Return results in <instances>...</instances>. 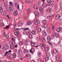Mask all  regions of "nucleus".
I'll use <instances>...</instances> for the list:
<instances>
[{"mask_svg":"<svg viewBox=\"0 0 62 62\" xmlns=\"http://www.w3.org/2000/svg\"><path fill=\"white\" fill-rule=\"evenodd\" d=\"M47 18L48 19H51V16H48L47 17Z\"/></svg>","mask_w":62,"mask_h":62,"instance_id":"obj_54","label":"nucleus"},{"mask_svg":"<svg viewBox=\"0 0 62 62\" xmlns=\"http://www.w3.org/2000/svg\"><path fill=\"white\" fill-rule=\"evenodd\" d=\"M31 51H32V52H33V53H34L35 52V49H34L33 48H32L31 49Z\"/></svg>","mask_w":62,"mask_h":62,"instance_id":"obj_28","label":"nucleus"},{"mask_svg":"<svg viewBox=\"0 0 62 62\" xmlns=\"http://www.w3.org/2000/svg\"><path fill=\"white\" fill-rule=\"evenodd\" d=\"M60 6L61 7H62V2H61L60 3Z\"/></svg>","mask_w":62,"mask_h":62,"instance_id":"obj_58","label":"nucleus"},{"mask_svg":"<svg viewBox=\"0 0 62 62\" xmlns=\"http://www.w3.org/2000/svg\"><path fill=\"white\" fill-rule=\"evenodd\" d=\"M39 23V21H36L35 22V24L36 25H38Z\"/></svg>","mask_w":62,"mask_h":62,"instance_id":"obj_11","label":"nucleus"},{"mask_svg":"<svg viewBox=\"0 0 62 62\" xmlns=\"http://www.w3.org/2000/svg\"><path fill=\"white\" fill-rule=\"evenodd\" d=\"M47 40L48 42L50 41L51 40V38L50 37H48L47 38Z\"/></svg>","mask_w":62,"mask_h":62,"instance_id":"obj_16","label":"nucleus"},{"mask_svg":"<svg viewBox=\"0 0 62 62\" xmlns=\"http://www.w3.org/2000/svg\"><path fill=\"white\" fill-rule=\"evenodd\" d=\"M42 42H43L44 43V42H45V39L43 40V41H42Z\"/></svg>","mask_w":62,"mask_h":62,"instance_id":"obj_61","label":"nucleus"},{"mask_svg":"<svg viewBox=\"0 0 62 62\" xmlns=\"http://www.w3.org/2000/svg\"><path fill=\"white\" fill-rule=\"evenodd\" d=\"M47 11H49V12L51 11V9H50V8H48L47 9Z\"/></svg>","mask_w":62,"mask_h":62,"instance_id":"obj_42","label":"nucleus"},{"mask_svg":"<svg viewBox=\"0 0 62 62\" xmlns=\"http://www.w3.org/2000/svg\"><path fill=\"white\" fill-rule=\"evenodd\" d=\"M35 45H36V44L34 43H32L31 44V45L32 46H35Z\"/></svg>","mask_w":62,"mask_h":62,"instance_id":"obj_35","label":"nucleus"},{"mask_svg":"<svg viewBox=\"0 0 62 62\" xmlns=\"http://www.w3.org/2000/svg\"><path fill=\"white\" fill-rule=\"evenodd\" d=\"M32 33L33 35H35L36 33V31L35 30H33L32 31Z\"/></svg>","mask_w":62,"mask_h":62,"instance_id":"obj_25","label":"nucleus"},{"mask_svg":"<svg viewBox=\"0 0 62 62\" xmlns=\"http://www.w3.org/2000/svg\"><path fill=\"white\" fill-rule=\"evenodd\" d=\"M27 16H25L24 17V20H26L27 19Z\"/></svg>","mask_w":62,"mask_h":62,"instance_id":"obj_56","label":"nucleus"},{"mask_svg":"<svg viewBox=\"0 0 62 62\" xmlns=\"http://www.w3.org/2000/svg\"><path fill=\"white\" fill-rule=\"evenodd\" d=\"M24 51L25 54H26L27 53H28V50H27L26 49H25Z\"/></svg>","mask_w":62,"mask_h":62,"instance_id":"obj_21","label":"nucleus"},{"mask_svg":"<svg viewBox=\"0 0 62 62\" xmlns=\"http://www.w3.org/2000/svg\"><path fill=\"white\" fill-rule=\"evenodd\" d=\"M9 3L10 6H11V7H12V6H13V4H12V2H9Z\"/></svg>","mask_w":62,"mask_h":62,"instance_id":"obj_34","label":"nucleus"},{"mask_svg":"<svg viewBox=\"0 0 62 62\" xmlns=\"http://www.w3.org/2000/svg\"><path fill=\"white\" fill-rule=\"evenodd\" d=\"M48 60H49V58L48 57L46 58L45 59V60L46 61H47Z\"/></svg>","mask_w":62,"mask_h":62,"instance_id":"obj_41","label":"nucleus"},{"mask_svg":"<svg viewBox=\"0 0 62 62\" xmlns=\"http://www.w3.org/2000/svg\"><path fill=\"white\" fill-rule=\"evenodd\" d=\"M47 6V4H46V2L45 3H43L42 4V6L43 8H46Z\"/></svg>","mask_w":62,"mask_h":62,"instance_id":"obj_7","label":"nucleus"},{"mask_svg":"<svg viewBox=\"0 0 62 62\" xmlns=\"http://www.w3.org/2000/svg\"><path fill=\"white\" fill-rule=\"evenodd\" d=\"M27 58L28 59L31 58V55L30 54H29L27 56Z\"/></svg>","mask_w":62,"mask_h":62,"instance_id":"obj_29","label":"nucleus"},{"mask_svg":"<svg viewBox=\"0 0 62 62\" xmlns=\"http://www.w3.org/2000/svg\"><path fill=\"white\" fill-rule=\"evenodd\" d=\"M60 29L59 28H57L56 29V31L57 32H60Z\"/></svg>","mask_w":62,"mask_h":62,"instance_id":"obj_36","label":"nucleus"},{"mask_svg":"<svg viewBox=\"0 0 62 62\" xmlns=\"http://www.w3.org/2000/svg\"><path fill=\"white\" fill-rule=\"evenodd\" d=\"M38 31L39 32H40L41 31V28H39L38 29Z\"/></svg>","mask_w":62,"mask_h":62,"instance_id":"obj_38","label":"nucleus"},{"mask_svg":"<svg viewBox=\"0 0 62 62\" xmlns=\"http://www.w3.org/2000/svg\"><path fill=\"white\" fill-rule=\"evenodd\" d=\"M39 10L40 11V12H43V9L42 8V7H40L39 8Z\"/></svg>","mask_w":62,"mask_h":62,"instance_id":"obj_12","label":"nucleus"},{"mask_svg":"<svg viewBox=\"0 0 62 62\" xmlns=\"http://www.w3.org/2000/svg\"><path fill=\"white\" fill-rule=\"evenodd\" d=\"M38 62H41V59H39L38 60Z\"/></svg>","mask_w":62,"mask_h":62,"instance_id":"obj_40","label":"nucleus"},{"mask_svg":"<svg viewBox=\"0 0 62 62\" xmlns=\"http://www.w3.org/2000/svg\"><path fill=\"white\" fill-rule=\"evenodd\" d=\"M41 4V1H39L38 3L39 5V6H40V5Z\"/></svg>","mask_w":62,"mask_h":62,"instance_id":"obj_46","label":"nucleus"},{"mask_svg":"<svg viewBox=\"0 0 62 62\" xmlns=\"http://www.w3.org/2000/svg\"><path fill=\"white\" fill-rule=\"evenodd\" d=\"M54 1H50V2H49V3L47 5V6H51L53 4H54Z\"/></svg>","mask_w":62,"mask_h":62,"instance_id":"obj_3","label":"nucleus"},{"mask_svg":"<svg viewBox=\"0 0 62 62\" xmlns=\"http://www.w3.org/2000/svg\"><path fill=\"white\" fill-rule=\"evenodd\" d=\"M3 6L2 3L1 2H0V7H2Z\"/></svg>","mask_w":62,"mask_h":62,"instance_id":"obj_39","label":"nucleus"},{"mask_svg":"<svg viewBox=\"0 0 62 62\" xmlns=\"http://www.w3.org/2000/svg\"><path fill=\"white\" fill-rule=\"evenodd\" d=\"M8 52H6L5 53V54H4V55L5 56H6L7 55V54H8Z\"/></svg>","mask_w":62,"mask_h":62,"instance_id":"obj_50","label":"nucleus"},{"mask_svg":"<svg viewBox=\"0 0 62 62\" xmlns=\"http://www.w3.org/2000/svg\"><path fill=\"white\" fill-rule=\"evenodd\" d=\"M18 30H19V28H16L15 29V30L16 31H18Z\"/></svg>","mask_w":62,"mask_h":62,"instance_id":"obj_44","label":"nucleus"},{"mask_svg":"<svg viewBox=\"0 0 62 62\" xmlns=\"http://www.w3.org/2000/svg\"><path fill=\"white\" fill-rule=\"evenodd\" d=\"M18 54L20 55H22V51L20 50L18 51Z\"/></svg>","mask_w":62,"mask_h":62,"instance_id":"obj_20","label":"nucleus"},{"mask_svg":"<svg viewBox=\"0 0 62 62\" xmlns=\"http://www.w3.org/2000/svg\"><path fill=\"white\" fill-rule=\"evenodd\" d=\"M9 28V26L8 25L6 26V27L5 28V29H8V28Z\"/></svg>","mask_w":62,"mask_h":62,"instance_id":"obj_31","label":"nucleus"},{"mask_svg":"<svg viewBox=\"0 0 62 62\" xmlns=\"http://www.w3.org/2000/svg\"><path fill=\"white\" fill-rule=\"evenodd\" d=\"M53 52L54 54H56L58 52V51L56 49H54L53 50Z\"/></svg>","mask_w":62,"mask_h":62,"instance_id":"obj_18","label":"nucleus"},{"mask_svg":"<svg viewBox=\"0 0 62 62\" xmlns=\"http://www.w3.org/2000/svg\"><path fill=\"white\" fill-rule=\"evenodd\" d=\"M3 35L4 36H5V37H6V32H4L3 34Z\"/></svg>","mask_w":62,"mask_h":62,"instance_id":"obj_55","label":"nucleus"},{"mask_svg":"<svg viewBox=\"0 0 62 62\" xmlns=\"http://www.w3.org/2000/svg\"><path fill=\"white\" fill-rule=\"evenodd\" d=\"M46 55L47 57H50V53L49 52H47L46 53Z\"/></svg>","mask_w":62,"mask_h":62,"instance_id":"obj_14","label":"nucleus"},{"mask_svg":"<svg viewBox=\"0 0 62 62\" xmlns=\"http://www.w3.org/2000/svg\"><path fill=\"white\" fill-rule=\"evenodd\" d=\"M32 37V34H30L29 36V38H31Z\"/></svg>","mask_w":62,"mask_h":62,"instance_id":"obj_45","label":"nucleus"},{"mask_svg":"<svg viewBox=\"0 0 62 62\" xmlns=\"http://www.w3.org/2000/svg\"><path fill=\"white\" fill-rule=\"evenodd\" d=\"M17 8L18 9H20V8H19V5L17 6Z\"/></svg>","mask_w":62,"mask_h":62,"instance_id":"obj_60","label":"nucleus"},{"mask_svg":"<svg viewBox=\"0 0 62 62\" xmlns=\"http://www.w3.org/2000/svg\"><path fill=\"white\" fill-rule=\"evenodd\" d=\"M34 8L35 9H38L39 8V7L37 5H35L34 6Z\"/></svg>","mask_w":62,"mask_h":62,"instance_id":"obj_22","label":"nucleus"},{"mask_svg":"<svg viewBox=\"0 0 62 62\" xmlns=\"http://www.w3.org/2000/svg\"><path fill=\"white\" fill-rule=\"evenodd\" d=\"M43 27L45 28H47L48 27V24H45L43 26Z\"/></svg>","mask_w":62,"mask_h":62,"instance_id":"obj_10","label":"nucleus"},{"mask_svg":"<svg viewBox=\"0 0 62 62\" xmlns=\"http://www.w3.org/2000/svg\"><path fill=\"white\" fill-rule=\"evenodd\" d=\"M4 13H6V14L7 13V11H4Z\"/></svg>","mask_w":62,"mask_h":62,"instance_id":"obj_64","label":"nucleus"},{"mask_svg":"<svg viewBox=\"0 0 62 62\" xmlns=\"http://www.w3.org/2000/svg\"><path fill=\"white\" fill-rule=\"evenodd\" d=\"M3 11V9L2 8L0 7V13H2Z\"/></svg>","mask_w":62,"mask_h":62,"instance_id":"obj_24","label":"nucleus"},{"mask_svg":"<svg viewBox=\"0 0 62 62\" xmlns=\"http://www.w3.org/2000/svg\"><path fill=\"white\" fill-rule=\"evenodd\" d=\"M42 41H43V40H45V38L44 37H42Z\"/></svg>","mask_w":62,"mask_h":62,"instance_id":"obj_53","label":"nucleus"},{"mask_svg":"<svg viewBox=\"0 0 62 62\" xmlns=\"http://www.w3.org/2000/svg\"><path fill=\"white\" fill-rule=\"evenodd\" d=\"M49 50V47H46V51H48Z\"/></svg>","mask_w":62,"mask_h":62,"instance_id":"obj_30","label":"nucleus"},{"mask_svg":"<svg viewBox=\"0 0 62 62\" xmlns=\"http://www.w3.org/2000/svg\"><path fill=\"white\" fill-rule=\"evenodd\" d=\"M30 53L31 54H32V53H33V51H32V50H31V49L30 50Z\"/></svg>","mask_w":62,"mask_h":62,"instance_id":"obj_52","label":"nucleus"},{"mask_svg":"<svg viewBox=\"0 0 62 62\" xmlns=\"http://www.w3.org/2000/svg\"><path fill=\"white\" fill-rule=\"evenodd\" d=\"M30 11H31V9H30V8H28L27 10V12L28 13H29V12H30Z\"/></svg>","mask_w":62,"mask_h":62,"instance_id":"obj_19","label":"nucleus"},{"mask_svg":"<svg viewBox=\"0 0 62 62\" xmlns=\"http://www.w3.org/2000/svg\"><path fill=\"white\" fill-rule=\"evenodd\" d=\"M42 34L44 36H46V35L47 34L46 32L44 31H43Z\"/></svg>","mask_w":62,"mask_h":62,"instance_id":"obj_17","label":"nucleus"},{"mask_svg":"<svg viewBox=\"0 0 62 62\" xmlns=\"http://www.w3.org/2000/svg\"><path fill=\"white\" fill-rule=\"evenodd\" d=\"M38 55L39 56H41V53H39Z\"/></svg>","mask_w":62,"mask_h":62,"instance_id":"obj_47","label":"nucleus"},{"mask_svg":"<svg viewBox=\"0 0 62 62\" xmlns=\"http://www.w3.org/2000/svg\"><path fill=\"white\" fill-rule=\"evenodd\" d=\"M4 47L5 49H8V46L7 44H5L4 46Z\"/></svg>","mask_w":62,"mask_h":62,"instance_id":"obj_4","label":"nucleus"},{"mask_svg":"<svg viewBox=\"0 0 62 62\" xmlns=\"http://www.w3.org/2000/svg\"><path fill=\"white\" fill-rule=\"evenodd\" d=\"M14 34L17 37H19V35L20 34L19 31H18V32L16 31V32H14Z\"/></svg>","mask_w":62,"mask_h":62,"instance_id":"obj_2","label":"nucleus"},{"mask_svg":"<svg viewBox=\"0 0 62 62\" xmlns=\"http://www.w3.org/2000/svg\"><path fill=\"white\" fill-rule=\"evenodd\" d=\"M59 55H57L56 56V60H58V59H59Z\"/></svg>","mask_w":62,"mask_h":62,"instance_id":"obj_23","label":"nucleus"},{"mask_svg":"<svg viewBox=\"0 0 62 62\" xmlns=\"http://www.w3.org/2000/svg\"><path fill=\"white\" fill-rule=\"evenodd\" d=\"M60 18V16L59 15H57L56 17V20H58Z\"/></svg>","mask_w":62,"mask_h":62,"instance_id":"obj_8","label":"nucleus"},{"mask_svg":"<svg viewBox=\"0 0 62 62\" xmlns=\"http://www.w3.org/2000/svg\"><path fill=\"white\" fill-rule=\"evenodd\" d=\"M24 30H29V28H25Z\"/></svg>","mask_w":62,"mask_h":62,"instance_id":"obj_51","label":"nucleus"},{"mask_svg":"<svg viewBox=\"0 0 62 62\" xmlns=\"http://www.w3.org/2000/svg\"><path fill=\"white\" fill-rule=\"evenodd\" d=\"M8 52L9 53H11V51L10 50H9L8 51Z\"/></svg>","mask_w":62,"mask_h":62,"instance_id":"obj_57","label":"nucleus"},{"mask_svg":"<svg viewBox=\"0 0 62 62\" xmlns=\"http://www.w3.org/2000/svg\"><path fill=\"white\" fill-rule=\"evenodd\" d=\"M16 57V54L15 53H14L13 54V58H15Z\"/></svg>","mask_w":62,"mask_h":62,"instance_id":"obj_13","label":"nucleus"},{"mask_svg":"<svg viewBox=\"0 0 62 62\" xmlns=\"http://www.w3.org/2000/svg\"><path fill=\"white\" fill-rule=\"evenodd\" d=\"M7 9L8 11H11L13 9V8H11V7H10L9 6H8L7 7Z\"/></svg>","mask_w":62,"mask_h":62,"instance_id":"obj_1","label":"nucleus"},{"mask_svg":"<svg viewBox=\"0 0 62 62\" xmlns=\"http://www.w3.org/2000/svg\"><path fill=\"white\" fill-rule=\"evenodd\" d=\"M18 25L19 26H21L23 25V23H22L20 22L18 23Z\"/></svg>","mask_w":62,"mask_h":62,"instance_id":"obj_27","label":"nucleus"},{"mask_svg":"<svg viewBox=\"0 0 62 62\" xmlns=\"http://www.w3.org/2000/svg\"><path fill=\"white\" fill-rule=\"evenodd\" d=\"M34 29H37V27L36 26H35L34 27Z\"/></svg>","mask_w":62,"mask_h":62,"instance_id":"obj_62","label":"nucleus"},{"mask_svg":"<svg viewBox=\"0 0 62 62\" xmlns=\"http://www.w3.org/2000/svg\"><path fill=\"white\" fill-rule=\"evenodd\" d=\"M25 3H26L27 4H29L30 3V2L29 1H25Z\"/></svg>","mask_w":62,"mask_h":62,"instance_id":"obj_32","label":"nucleus"},{"mask_svg":"<svg viewBox=\"0 0 62 62\" xmlns=\"http://www.w3.org/2000/svg\"><path fill=\"white\" fill-rule=\"evenodd\" d=\"M28 41H29L28 39H27L25 41V42H28Z\"/></svg>","mask_w":62,"mask_h":62,"instance_id":"obj_59","label":"nucleus"},{"mask_svg":"<svg viewBox=\"0 0 62 62\" xmlns=\"http://www.w3.org/2000/svg\"><path fill=\"white\" fill-rule=\"evenodd\" d=\"M58 34L57 33H55V36H56V37H57L58 36Z\"/></svg>","mask_w":62,"mask_h":62,"instance_id":"obj_43","label":"nucleus"},{"mask_svg":"<svg viewBox=\"0 0 62 62\" xmlns=\"http://www.w3.org/2000/svg\"><path fill=\"white\" fill-rule=\"evenodd\" d=\"M46 31L48 33L50 31V29H46Z\"/></svg>","mask_w":62,"mask_h":62,"instance_id":"obj_48","label":"nucleus"},{"mask_svg":"<svg viewBox=\"0 0 62 62\" xmlns=\"http://www.w3.org/2000/svg\"><path fill=\"white\" fill-rule=\"evenodd\" d=\"M13 14L14 15H15V16L17 15L18 14V12L16 11H15L14 12Z\"/></svg>","mask_w":62,"mask_h":62,"instance_id":"obj_9","label":"nucleus"},{"mask_svg":"<svg viewBox=\"0 0 62 62\" xmlns=\"http://www.w3.org/2000/svg\"><path fill=\"white\" fill-rule=\"evenodd\" d=\"M51 1V0H47L46 2V4L47 5L48 4L50 3Z\"/></svg>","mask_w":62,"mask_h":62,"instance_id":"obj_15","label":"nucleus"},{"mask_svg":"<svg viewBox=\"0 0 62 62\" xmlns=\"http://www.w3.org/2000/svg\"><path fill=\"white\" fill-rule=\"evenodd\" d=\"M23 42L22 41H20V45H23Z\"/></svg>","mask_w":62,"mask_h":62,"instance_id":"obj_49","label":"nucleus"},{"mask_svg":"<svg viewBox=\"0 0 62 62\" xmlns=\"http://www.w3.org/2000/svg\"><path fill=\"white\" fill-rule=\"evenodd\" d=\"M35 15L36 17H38V16L39 15V12L38 11H36L35 12Z\"/></svg>","mask_w":62,"mask_h":62,"instance_id":"obj_5","label":"nucleus"},{"mask_svg":"<svg viewBox=\"0 0 62 62\" xmlns=\"http://www.w3.org/2000/svg\"><path fill=\"white\" fill-rule=\"evenodd\" d=\"M14 52H17V50L16 49H15L14 50Z\"/></svg>","mask_w":62,"mask_h":62,"instance_id":"obj_63","label":"nucleus"},{"mask_svg":"<svg viewBox=\"0 0 62 62\" xmlns=\"http://www.w3.org/2000/svg\"><path fill=\"white\" fill-rule=\"evenodd\" d=\"M27 24L28 25H31L32 24V22L31 21L28 22L27 23Z\"/></svg>","mask_w":62,"mask_h":62,"instance_id":"obj_26","label":"nucleus"},{"mask_svg":"<svg viewBox=\"0 0 62 62\" xmlns=\"http://www.w3.org/2000/svg\"><path fill=\"white\" fill-rule=\"evenodd\" d=\"M47 22V21L46 20H44L43 22V24H45Z\"/></svg>","mask_w":62,"mask_h":62,"instance_id":"obj_33","label":"nucleus"},{"mask_svg":"<svg viewBox=\"0 0 62 62\" xmlns=\"http://www.w3.org/2000/svg\"><path fill=\"white\" fill-rule=\"evenodd\" d=\"M10 49L13 50L14 48V46L13 45H10Z\"/></svg>","mask_w":62,"mask_h":62,"instance_id":"obj_6","label":"nucleus"},{"mask_svg":"<svg viewBox=\"0 0 62 62\" xmlns=\"http://www.w3.org/2000/svg\"><path fill=\"white\" fill-rule=\"evenodd\" d=\"M11 42H12V44L13 45H14V43H15V42L14 41H11Z\"/></svg>","mask_w":62,"mask_h":62,"instance_id":"obj_37","label":"nucleus"}]
</instances>
